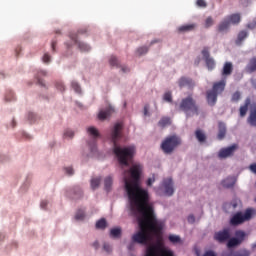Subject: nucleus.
I'll return each instance as SVG.
<instances>
[{
    "label": "nucleus",
    "mask_w": 256,
    "mask_h": 256,
    "mask_svg": "<svg viewBox=\"0 0 256 256\" xmlns=\"http://www.w3.org/2000/svg\"><path fill=\"white\" fill-rule=\"evenodd\" d=\"M113 151L118 159L124 181L125 193L128 197V208L138 221L139 231L132 236L128 244V251H135V243L149 245L155 235H159L165 227V222L158 220L149 203V191L141 187L143 165L134 163L129 166V161L135 157V146H113Z\"/></svg>",
    "instance_id": "f257e3e1"
},
{
    "label": "nucleus",
    "mask_w": 256,
    "mask_h": 256,
    "mask_svg": "<svg viewBox=\"0 0 256 256\" xmlns=\"http://www.w3.org/2000/svg\"><path fill=\"white\" fill-rule=\"evenodd\" d=\"M86 135H88L91 140L87 141L86 149L83 150L82 156L84 159H93V157L99 155V151L97 150V139H101V132H99V129L95 126H87Z\"/></svg>",
    "instance_id": "f03ea898"
},
{
    "label": "nucleus",
    "mask_w": 256,
    "mask_h": 256,
    "mask_svg": "<svg viewBox=\"0 0 256 256\" xmlns=\"http://www.w3.org/2000/svg\"><path fill=\"white\" fill-rule=\"evenodd\" d=\"M156 194L160 197H173L175 195V183L173 178H164L158 187L154 188Z\"/></svg>",
    "instance_id": "7ed1b4c3"
},
{
    "label": "nucleus",
    "mask_w": 256,
    "mask_h": 256,
    "mask_svg": "<svg viewBox=\"0 0 256 256\" xmlns=\"http://www.w3.org/2000/svg\"><path fill=\"white\" fill-rule=\"evenodd\" d=\"M183 143V141L181 140V137L177 136V135H170L167 136L161 143V149L163 151V153H165L166 155H171V153H173V151H175V149H177V147H181V144Z\"/></svg>",
    "instance_id": "20e7f679"
},
{
    "label": "nucleus",
    "mask_w": 256,
    "mask_h": 256,
    "mask_svg": "<svg viewBox=\"0 0 256 256\" xmlns=\"http://www.w3.org/2000/svg\"><path fill=\"white\" fill-rule=\"evenodd\" d=\"M225 85H227V80H225V78L220 82L214 83L212 90L207 92L208 105L213 106L217 103V97L218 95H221L222 91H225Z\"/></svg>",
    "instance_id": "39448f33"
},
{
    "label": "nucleus",
    "mask_w": 256,
    "mask_h": 256,
    "mask_svg": "<svg viewBox=\"0 0 256 256\" xmlns=\"http://www.w3.org/2000/svg\"><path fill=\"white\" fill-rule=\"evenodd\" d=\"M181 111H184L187 117H191L192 115H197L198 107L197 103L193 99V97L188 96L182 99L180 103Z\"/></svg>",
    "instance_id": "423d86ee"
},
{
    "label": "nucleus",
    "mask_w": 256,
    "mask_h": 256,
    "mask_svg": "<svg viewBox=\"0 0 256 256\" xmlns=\"http://www.w3.org/2000/svg\"><path fill=\"white\" fill-rule=\"evenodd\" d=\"M70 37V42H66V47L68 49H71V47H73V44H76L79 51H81V53H89V51H91V45H89L86 42H81L77 39V33L72 32L69 35Z\"/></svg>",
    "instance_id": "0eeeda50"
},
{
    "label": "nucleus",
    "mask_w": 256,
    "mask_h": 256,
    "mask_svg": "<svg viewBox=\"0 0 256 256\" xmlns=\"http://www.w3.org/2000/svg\"><path fill=\"white\" fill-rule=\"evenodd\" d=\"M255 213V209L248 208L244 214L241 212L236 213L230 220L231 225H241V223H245V221H249L251 217Z\"/></svg>",
    "instance_id": "6e6552de"
},
{
    "label": "nucleus",
    "mask_w": 256,
    "mask_h": 256,
    "mask_svg": "<svg viewBox=\"0 0 256 256\" xmlns=\"http://www.w3.org/2000/svg\"><path fill=\"white\" fill-rule=\"evenodd\" d=\"M65 197L72 199V201H77V199H81V197H83V189L79 186L67 188L65 190Z\"/></svg>",
    "instance_id": "1a4fd4ad"
},
{
    "label": "nucleus",
    "mask_w": 256,
    "mask_h": 256,
    "mask_svg": "<svg viewBox=\"0 0 256 256\" xmlns=\"http://www.w3.org/2000/svg\"><path fill=\"white\" fill-rule=\"evenodd\" d=\"M235 151H237V145H232L227 148H223L218 152L219 159H228V157H233L235 155Z\"/></svg>",
    "instance_id": "9d476101"
},
{
    "label": "nucleus",
    "mask_w": 256,
    "mask_h": 256,
    "mask_svg": "<svg viewBox=\"0 0 256 256\" xmlns=\"http://www.w3.org/2000/svg\"><path fill=\"white\" fill-rule=\"evenodd\" d=\"M202 55H203V59L206 63V67L208 68L209 71H213V69H215V59H213L210 55H209V48H204L202 50Z\"/></svg>",
    "instance_id": "9b49d317"
},
{
    "label": "nucleus",
    "mask_w": 256,
    "mask_h": 256,
    "mask_svg": "<svg viewBox=\"0 0 256 256\" xmlns=\"http://www.w3.org/2000/svg\"><path fill=\"white\" fill-rule=\"evenodd\" d=\"M231 238V230L225 228L222 231H218L214 234V239L219 243H223Z\"/></svg>",
    "instance_id": "f8f14e48"
},
{
    "label": "nucleus",
    "mask_w": 256,
    "mask_h": 256,
    "mask_svg": "<svg viewBox=\"0 0 256 256\" xmlns=\"http://www.w3.org/2000/svg\"><path fill=\"white\" fill-rule=\"evenodd\" d=\"M115 111V107L113 105H109L106 109H102L98 113V119L100 121H105L113 115V112Z\"/></svg>",
    "instance_id": "ddd939ff"
},
{
    "label": "nucleus",
    "mask_w": 256,
    "mask_h": 256,
    "mask_svg": "<svg viewBox=\"0 0 256 256\" xmlns=\"http://www.w3.org/2000/svg\"><path fill=\"white\" fill-rule=\"evenodd\" d=\"M178 85L179 87H194L195 85V82H193V80L191 78H185V77H182L179 79L178 81Z\"/></svg>",
    "instance_id": "4468645a"
},
{
    "label": "nucleus",
    "mask_w": 256,
    "mask_h": 256,
    "mask_svg": "<svg viewBox=\"0 0 256 256\" xmlns=\"http://www.w3.org/2000/svg\"><path fill=\"white\" fill-rule=\"evenodd\" d=\"M231 73H233V63L226 62L222 69V75L224 77H227V76L231 75Z\"/></svg>",
    "instance_id": "2eb2a0df"
},
{
    "label": "nucleus",
    "mask_w": 256,
    "mask_h": 256,
    "mask_svg": "<svg viewBox=\"0 0 256 256\" xmlns=\"http://www.w3.org/2000/svg\"><path fill=\"white\" fill-rule=\"evenodd\" d=\"M122 233L123 229H121V227H114L110 229V237H112V239L121 238Z\"/></svg>",
    "instance_id": "dca6fc26"
},
{
    "label": "nucleus",
    "mask_w": 256,
    "mask_h": 256,
    "mask_svg": "<svg viewBox=\"0 0 256 256\" xmlns=\"http://www.w3.org/2000/svg\"><path fill=\"white\" fill-rule=\"evenodd\" d=\"M229 27H231V22H229V20H228L227 18H224V19L220 22V24H219V26H218V30H219L221 33H223V32H225V31L229 30Z\"/></svg>",
    "instance_id": "f3484780"
},
{
    "label": "nucleus",
    "mask_w": 256,
    "mask_h": 256,
    "mask_svg": "<svg viewBox=\"0 0 256 256\" xmlns=\"http://www.w3.org/2000/svg\"><path fill=\"white\" fill-rule=\"evenodd\" d=\"M235 177H228L222 181V187H225L226 189H231L236 183Z\"/></svg>",
    "instance_id": "a211bd4d"
},
{
    "label": "nucleus",
    "mask_w": 256,
    "mask_h": 256,
    "mask_svg": "<svg viewBox=\"0 0 256 256\" xmlns=\"http://www.w3.org/2000/svg\"><path fill=\"white\" fill-rule=\"evenodd\" d=\"M104 189L109 193L111 189H113V177L111 176H106L104 178Z\"/></svg>",
    "instance_id": "6ab92c4d"
},
{
    "label": "nucleus",
    "mask_w": 256,
    "mask_h": 256,
    "mask_svg": "<svg viewBox=\"0 0 256 256\" xmlns=\"http://www.w3.org/2000/svg\"><path fill=\"white\" fill-rule=\"evenodd\" d=\"M41 77H47V72L46 70H40L36 76L35 79L38 83V85H41V87H45V82H43V80L41 79Z\"/></svg>",
    "instance_id": "aec40b11"
},
{
    "label": "nucleus",
    "mask_w": 256,
    "mask_h": 256,
    "mask_svg": "<svg viewBox=\"0 0 256 256\" xmlns=\"http://www.w3.org/2000/svg\"><path fill=\"white\" fill-rule=\"evenodd\" d=\"M226 19L229 21L230 25H237L241 22V15L232 14V15L226 17Z\"/></svg>",
    "instance_id": "412c9836"
},
{
    "label": "nucleus",
    "mask_w": 256,
    "mask_h": 256,
    "mask_svg": "<svg viewBox=\"0 0 256 256\" xmlns=\"http://www.w3.org/2000/svg\"><path fill=\"white\" fill-rule=\"evenodd\" d=\"M195 137L199 143H205V141L207 140V136L205 135V132H203V130H196Z\"/></svg>",
    "instance_id": "4be33fe9"
},
{
    "label": "nucleus",
    "mask_w": 256,
    "mask_h": 256,
    "mask_svg": "<svg viewBox=\"0 0 256 256\" xmlns=\"http://www.w3.org/2000/svg\"><path fill=\"white\" fill-rule=\"evenodd\" d=\"M249 105H251V99L247 98L245 100V105L240 107V117H245V115H247Z\"/></svg>",
    "instance_id": "5701e85b"
},
{
    "label": "nucleus",
    "mask_w": 256,
    "mask_h": 256,
    "mask_svg": "<svg viewBox=\"0 0 256 256\" xmlns=\"http://www.w3.org/2000/svg\"><path fill=\"white\" fill-rule=\"evenodd\" d=\"M26 119L28 123L33 125V123H37V121H39V116L35 112H28Z\"/></svg>",
    "instance_id": "b1692460"
},
{
    "label": "nucleus",
    "mask_w": 256,
    "mask_h": 256,
    "mask_svg": "<svg viewBox=\"0 0 256 256\" xmlns=\"http://www.w3.org/2000/svg\"><path fill=\"white\" fill-rule=\"evenodd\" d=\"M226 133H227V126H225V123L219 122L218 139H223Z\"/></svg>",
    "instance_id": "393cba45"
},
{
    "label": "nucleus",
    "mask_w": 256,
    "mask_h": 256,
    "mask_svg": "<svg viewBox=\"0 0 256 256\" xmlns=\"http://www.w3.org/2000/svg\"><path fill=\"white\" fill-rule=\"evenodd\" d=\"M91 189H99V185H101V177L96 176L93 177L90 181Z\"/></svg>",
    "instance_id": "a878e982"
},
{
    "label": "nucleus",
    "mask_w": 256,
    "mask_h": 256,
    "mask_svg": "<svg viewBox=\"0 0 256 256\" xmlns=\"http://www.w3.org/2000/svg\"><path fill=\"white\" fill-rule=\"evenodd\" d=\"M246 71L248 73H253L256 71V58H252L246 66Z\"/></svg>",
    "instance_id": "bb28decb"
},
{
    "label": "nucleus",
    "mask_w": 256,
    "mask_h": 256,
    "mask_svg": "<svg viewBox=\"0 0 256 256\" xmlns=\"http://www.w3.org/2000/svg\"><path fill=\"white\" fill-rule=\"evenodd\" d=\"M193 29H195V24H186V25L180 26L178 28V31L180 33H187L189 31H193Z\"/></svg>",
    "instance_id": "cd10ccee"
},
{
    "label": "nucleus",
    "mask_w": 256,
    "mask_h": 256,
    "mask_svg": "<svg viewBox=\"0 0 256 256\" xmlns=\"http://www.w3.org/2000/svg\"><path fill=\"white\" fill-rule=\"evenodd\" d=\"M248 35L249 34L247 33V31L239 32L238 38L236 40V45H241V43H243V41H245V39H247Z\"/></svg>",
    "instance_id": "c85d7f7f"
},
{
    "label": "nucleus",
    "mask_w": 256,
    "mask_h": 256,
    "mask_svg": "<svg viewBox=\"0 0 256 256\" xmlns=\"http://www.w3.org/2000/svg\"><path fill=\"white\" fill-rule=\"evenodd\" d=\"M147 53H149V47L147 46H142L136 49V55H138V57H143V55H147Z\"/></svg>",
    "instance_id": "c756f323"
},
{
    "label": "nucleus",
    "mask_w": 256,
    "mask_h": 256,
    "mask_svg": "<svg viewBox=\"0 0 256 256\" xmlns=\"http://www.w3.org/2000/svg\"><path fill=\"white\" fill-rule=\"evenodd\" d=\"M96 229H101L102 231L107 229V220L102 218L96 222Z\"/></svg>",
    "instance_id": "7c9ffc66"
},
{
    "label": "nucleus",
    "mask_w": 256,
    "mask_h": 256,
    "mask_svg": "<svg viewBox=\"0 0 256 256\" xmlns=\"http://www.w3.org/2000/svg\"><path fill=\"white\" fill-rule=\"evenodd\" d=\"M248 123L253 127H256V108L251 111L250 116L248 118Z\"/></svg>",
    "instance_id": "2f4dec72"
},
{
    "label": "nucleus",
    "mask_w": 256,
    "mask_h": 256,
    "mask_svg": "<svg viewBox=\"0 0 256 256\" xmlns=\"http://www.w3.org/2000/svg\"><path fill=\"white\" fill-rule=\"evenodd\" d=\"M63 137L64 139H73L75 137V131H73L72 129H66L63 132Z\"/></svg>",
    "instance_id": "473e14b6"
},
{
    "label": "nucleus",
    "mask_w": 256,
    "mask_h": 256,
    "mask_svg": "<svg viewBox=\"0 0 256 256\" xmlns=\"http://www.w3.org/2000/svg\"><path fill=\"white\" fill-rule=\"evenodd\" d=\"M71 87L73 91H75V93H77L78 95H81L83 93V90L81 89V85H79V83H77L76 81H72Z\"/></svg>",
    "instance_id": "72a5a7b5"
},
{
    "label": "nucleus",
    "mask_w": 256,
    "mask_h": 256,
    "mask_svg": "<svg viewBox=\"0 0 256 256\" xmlns=\"http://www.w3.org/2000/svg\"><path fill=\"white\" fill-rule=\"evenodd\" d=\"M168 239L170 243H173L174 245H176L177 243H181V237L179 235L170 234L168 236Z\"/></svg>",
    "instance_id": "f704fd0d"
},
{
    "label": "nucleus",
    "mask_w": 256,
    "mask_h": 256,
    "mask_svg": "<svg viewBox=\"0 0 256 256\" xmlns=\"http://www.w3.org/2000/svg\"><path fill=\"white\" fill-rule=\"evenodd\" d=\"M238 245H241V241L236 238H231L228 241L227 247H229V249H231L232 247H237Z\"/></svg>",
    "instance_id": "c9c22d12"
},
{
    "label": "nucleus",
    "mask_w": 256,
    "mask_h": 256,
    "mask_svg": "<svg viewBox=\"0 0 256 256\" xmlns=\"http://www.w3.org/2000/svg\"><path fill=\"white\" fill-rule=\"evenodd\" d=\"M64 173L68 177H73V175H75V169L73 168V166H66L64 167Z\"/></svg>",
    "instance_id": "e433bc0d"
},
{
    "label": "nucleus",
    "mask_w": 256,
    "mask_h": 256,
    "mask_svg": "<svg viewBox=\"0 0 256 256\" xmlns=\"http://www.w3.org/2000/svg\"><path fill=\"white\" fill-rule=\"evenodd\" d=\"M160 127H167V125H171V118L164 117L159 121Z\"/></svg>",
    "instance_id": "4c0bfd02"
},
{
    "label": "nucleus",
    "mask_w": 256,
    "mask_h": 256,
    "mask_svg": "<svg viewBox=\"0 0 256 256\" xmlns=\"http://www.w3.org/2000/svg\"><path fill=\"white\" fill-rule=\"evenodd\" d=\"M245 232L241 231V230H238L236 231L235 233V238L236 239H239L240 243H243V241H245Z\"/></svg>",
    "instance_id": "58836bf2"
},
{
    "label": "nucleus",
    "mask_w": 256,
    "mask_h": 256,
    "mask_svg": "<svg viewBox=\"0 0 256 256\" xmlns=\"http://www.w3.org/2000/svg\"><path fill=\"white\" fill-rule=\"evenodd\" d=\"M76 221H83L85 219V212L83 210H78L75 214Z\"/></svg>",
    "instance_id": "ea45409f"
},
{
    "label": "nucleus",
    "mask_w": 256,
    "mask_h": 256,
    "mask_svg": "<svg viewBox=\"0 0 256 256\" xmlns=\"http://www.w3.org/2000/svg\"><path fill=\"white\" fill-rule=\"evenodd\" d=\"M103 251H105V253H112L113 252V246H111V244L105 242L103 244Z\"/></svg>",
    "instance_id": "a19ab883"
},
{
    "label": "nucleus",
    "mask_w": 256,
    "mask_h": 256,
    "mask_svg": "<svg viewBox=\"0 0 256 256\" xmlns=\"http://www.w3.org/2000/svg\"><path fill=\"white\" fill-rule=\"evenodd\" d=\"M213 23H214L213 18L212 17H208L205 20L204 27L206 29H209V27H213Z\"/></svg>",
    "instance_id": "79ce46f5"
},
{
    "label": "nucleus",
    "mask_w": 256,
    "mask_h": 256,
    "mask_svg": "<svg viewBox=\"0 0 256 256\" xmlns=\"http://www.w3.org/2000/svg\"><path fill=\"white\" fill-rule=\"evenodd\" d=\"M163 99L166 101V103H171V101H173V95L171 92H166L163 95Z\"/></svg>",
    "instance_id": "37998d69"
},
{
    "label": "nucleus",
    "mask_w": 256,
    "mask_h": 256,
    "mask_svg": "<svg viewBox=\"0 0 256 256\" xmlns=\"http://www.w3.org/2000/svg\"><path fill=\"white\" fill-rule=\"evenodd\" d=\"M110 65L112 67H119V59L115 56L110 57Z\"/></svg>",
    "instance_id": "c03bdc74"
},
{
    "label": "nucleus",
    "mask_w": 256,
    "mask_h": 256,
    "mask_svg": "<svg viewBox=\"0 0 256 256\" xmlns=\"http://www.w3.org/2000/svg\"><path fill=\"white\" fill-rule=\"evenodd\" d=\"M156 178H155V174H153L151 177H149L146 181L147 187H152L153 183H155Z\"/></svg>",
    "instance_id": "a18cd8bd"
},
{
    "label": "nucleus",
    "mask_w": 256,
    "mask_h": 256,
    "mask_svg": "<svg viewBox=\"0 0 256 256\" xmlns=\"http://www.w3.org/2000/svg\"><path fill=\"white\" fill-rule=\"evenodd\" d=\"M42 61L43 63H46L48 65V63H51V56L45 53L44 56L42 57Z\"/></svg>",
    "instance_id": "49530a36"
},
{
    "label": "nucleus",
    "mask_w": 256,
    "mask_h": 256,
    "mask_svg": "<svg viewBox=\"0 0 256 256\" xmlns=\"http://www.w3.org/2000/svg\"><path fill=\"white\" fill-rule=\"evenodd\" d=\"M239 99H241V93L235 92V93L232 95V101L237 102V101H239Z\"/></svg>",
    "instance_id": "de8ad7c7"
},
{
    "label": "nucleus",
    "mask_w": 256,
    "mask_h": 256,
    "mask_svg": "<svg viewBox=\"0 0 256 256\" xmlns=\"http://www.w3.org/2000/svg\"><path fill=\"white\" fill-rule=\"evenodd\" d=\"M47 205H49V201L47 200H42L40 203L41 209H47Z\"/></svg>",
    "instance_id": "09e8293b"
},
{
    "label": "nucleus",
    "mask_w": 256,
    "mask_h": 256,
    "mask_svg": "<svg viewBox=\"0 0 256 256\" xmlns=\"http://www.w3.org/2000/svg\"><path fill=\"white\" fill-rule=\"evenodd\" d=\"M196 4L198 5V7H207V3L205 2V0H197Z\"/></svg>",
    "instance_id": "8fccbe9b"
},
{
    "label": "nucleus",
    "mask_w": 256,
    "mask_h": 256,
    "mask_svg": "<svg viewBox=\"0 0 256 256\" xmlns=\"http://www.w3.org/2000/svg\"><path fill=\"white\" fill-rule=\"evenodd\" d=\"M249 169L251 171V173H254V175H256V163H253L249 166Z\"/></svg>",
    "instance_id": "3c124183"
},
{
    "label": "nucleus",
    "mask_w": 256,
    "mask_h": 256,
    "mask_svg": "<svg viewBox=\"0 0 256 256\" xmlns=\"http://www.w3.org/2000/svg\"><path fill=\"white\" fill-rule=\"evenodd\" d=\"M122 73H129L130 69L127 66H120Z\"/></svg>",
    "instance_id": "603ef678"
},
{
    "label": "nucleus",
    "mask_w": 256,
    "mask_h": 256,
    "mask_svg": "<svg viewBox=\"0 0 256 256\" xmlns=\"http://www.w3.org/2000/svg\"><path fill=\"white\" fill-rule=\"evenodd\" d=\"M188 223H195V216L193 214L188 216Z\"/></svg>",
    "instance_id": "864d4df0"
},
{
    "label": "nucleus",
    "mask_w": 256,
    "mask_h": 256,
    "mask_svg": "<svg viewBox=\"0 0 256 256\" xmlns=\"http://www.w3.org/2000/svg\"><path fill=\"white\" fill-rule=\"evenodd\" d=\"M255 28H256V21L248 24V29H255Z\"/></svg>",
    "instance_id": "5fc2aeb1"
},
{
    "label": "nucleus",
    "mask_w": 256,
    "mask_h": 256,
    "mask_svg": "<svg viewBox=\"0 0 256 256\" xmlns=\"http://www.w3.org/2000/svg\"><path fill=\"white\" fill-rule=\"evenodd\" d=\"M203 256H217L213 251H207Z\"/></svg>",
    "instance_id": "6e6d98bb"
},
{
    "label": "nucleus",
    "mask_w": 256,
    "mask_h": 256,
    "mask_svg": "<svg viewBox=\"0 0 256 256\" xmlns=\"http://www.w3.org/2000/svg\"><path fill=\"white\" fill-rule=\"evenodd\" d=\"M144 115H145V117H147L149 115V106H147V105L144 107Z\"/></svg>",
    "instance_id": "4d7b16f0"
},
{
    "label": "nucleus",
    "mask_w": 256,
    "mask_h": 256,
    "mask_svg": "<svg viewBox=\"0 0 256 256\" xmlns=\"http://www.w3.org/2000/svg\"><path fill=\"white\" fill-rule=\"evenodd\" d=\"M13 99V94H8L5 96V101H11Z\"/></svg>",
    "instance_id": "13d9d810"
},
{
    "label": "nucleus",
    "mask_w": 256,
    "mask_h": 256,
    "mask_svg": "<svg viewBox=\"0 0 256 256\" xmlns=\"http://www.w3.org/2000/svg\"><path fill=\"white\" fill-rule=\"evenodd\" d=\"M92 247H94V249H99V241H94Z\"/></svg>",
    "instance_id": "bf43d9fd"
},
{
    "label": "nucleus",
    "mask_w": 256,
    "mask_h": 256,
    "mask_svg": "<svg viewBox=\"0 0 256 256\" xmlns=\"http://www.w3.org/2000/svg\"><path fill=\"white\" fill-rule=\"evenodd\" d=\"M155 43H161V40H159V39H154V40H152V41L150 42V47H151L152 45H155Z\"/></svg>",
    "instance_id": "052dcab7"
},
{
    "label": "nucleus",
    "mask_w": 256,
    "mask_h": 256,
    "mask_svg": "<svg viewBox=\"0 0 256 256\" xmlns=\"http://www.w3.org/2000/svg\"><path fill=\"white\" fill-rule=\"evenodd\" d=\"M237 205H238V202L235 201V202H232V203L230 204V207H232V209H237Z\"/></svg>",
    "instance_id": "680f3d73"
},
{
    "label": "nucleus",
    "mask_w": 256,
    "mask_h": 256,
    "mask_svg": "<svg viewBox=\"0 0 256 256\" xmlns=\"http://www.w3.org/2000/svg\"><path fill=\"white\" fill-rule=\"evenodd\" d=\"M59 91H65V86H63V84H60V86L58 87Z\"/></svg>",
    "instance_id": "e2e57ef3"
},
{
    "label": "nucleus",
    "mask_w": 256,
    "mask_h": 256,
    "mask_svg": "<svg viewBox=\"0 0 256 256\" xmlns=\"http://www.w3.org/2000/svg\"><path fill=\"white\" fill-rule=\"evenodd\" d=\"M3 239H5V235H3V233H0V241H3Z\"/></svg>",
    "instance_id": "0e129e2a"
},
{
    "label": "nucleus",
    "mask_w": 256,
    "mask_h": 256,
    "mask_svg": "<svg viewBox=\"0 0 256 256\" xmlns=\"http://www.w3.org/2000/svg\"><path fill=\"white\" fill-rule=\"evenodd\" d=\"M50 147H55V142H51Z\"/></svg>",
    "instance_id": "69168bd1"
},
{
    "label": "nucleus",
    "mask_w": 256,
    "mask_h": 256,
    "mask_svg": "<svg viewBox=\"0 0 256 256\" xmlns=\"http://www.w3.org/2000/svg\"><path fill=\"white\" fill-rule=\"evenodd\" d=\"M78 107H83V104L81 102H77Z\"/></svg>",
    "instance_id": "338daca9"
},
{
    "label": "nucleus",
    "mask_w": 256,
    "mask_h": 256,
    "mask_svg": "<svg viewBox=\"0 0 256 256\" xmlns=\"http://www.w3.org/2000/svg\"><path fill=\"white\" fill-rule=\"evenodd\" d=\"M252 247H253V249H255V247H256V244H253V245H252Z\"/></svg>",
    "instance_id": "774afa93"
}]
</instances>
